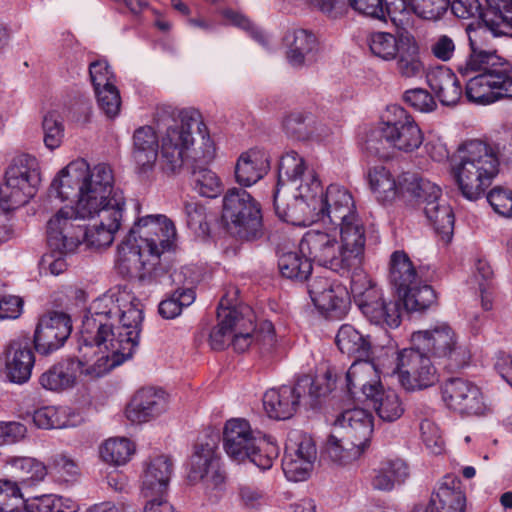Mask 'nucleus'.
I'll return each mask as SVG.
<instances>
[{
    "mask_svg": "<svg viewBox=\"0 0 512 512\" xmlns=\"http://www.w3.org/2000/svg\"><path fill=\"white\" fill-rule=\"evenodd\" d=\"M143 320L140 300L126 289L95 299L83 317L78 351L91 363L86 373L100 377L133 356Z\"/></svg>",
    "mask_w": 512,
    "mask_h": 512,
    "instance_id": "1",
    "label": "nucleus"
},
{
    "mask_svg": "<svg viewBox=\"0 0 512 512\" xmlns=\"http://www.w3.org/2000/svg\"><path fill=\"white\" fill-rule=\"evenodd\" d=\"M49 193L61 201L77 199L78 213L83 218L104 209H125L123 191L115 185L111 165L93 166L84 159L71 161L53 179Z\"/></svg>",
    "mask_w": 512,
    "mask_h": 512,
    "instance_id": "2",
    "label": "nucleus"
},
{
    "mask_svg": "<svg viewBox=\"0 0 512 512\" xmlns=\"http://www.w3.org/2000/svg\"><path fill=\"white\" fill-rule=\"evenodd\" d=\"M305 169V161L297 152H287L280 160L278 185L300 179L296 197L313 221L337 225L356 214L353 197L346 188L332 184L324 190L315 172Z\"/></svg>",
    "mask_w": 512,
    "mask_h": 512,
    "instance_id": "3",
    "label": "nucleus"
},
{
    "mask_svg": "<svg viewBox=\"0 0 512 512\" xmlns=\"http://www.w3.org/2000/svg\"><path fill=\"white\" fill-rule=\"evenodd\" d=\"M176 238V227L167 216L153 214L138 218L118 247L119 272L140 279L155 275L161 255L174 247Z\"/></svg>",
    "mask_w": 512,
    "mask_h": 512,
    "instance_id": "4",
    "label": "nucleus"
},
{
    "mask_svg": "<svg viewBox=\"0 0 512 512\" xmlns=\"http://www.w3.org/2000/svg\"><path fill=\"white\" fill-rule=\"evenodd\" d=\"M41 181L39 162L34 156L21 154L13 158L0 187V244L14 235L12 211L36 195Z\"/></svg>",
    "mask_w": 512,
    "mask_h": 512,
    "instance_id": "5",
    "label": "nucleus"
},
{
    "mask_svg": "<svg viewBox=\"0 0 512 512\" xmlns=\"http://www.w3.org/2000/svg\"><path fill=\"white\" fill-rule=\"evenodd\" d=\"M453 171L462 195L474 201L485 194L499 171L496 151L481 140H469L458 149Z\"/></svg>",
    "mask_w": 512,
    "mask_h": 512,
    "instance_id": "6",
    "label": "nucleus"
},
{
    "mask_svg": "<svg viewBox=\"0 0 512 512\" xmlns=\"http://www.w3.org/2000/svg\"><path fill=\"white\" fill-rule=\"evenodd\" d=\"M487 10L483 14V24L467 28L470 53L458 65L479 67L495 63H509L497 55L491 48V40L495 36H512V0H486Z\"/></svg>",
    "mask_w": 512,
    "mask_h": 512,
    "instance_id": "7",
    "label": "nucleus"
},
{
    "mask_svg": "<svg viewBox=\"0 0 512 512\" xmlns=\"http://www.w3.org/2000/svg\"><path fill=\"white\" fill-rule=\"evenodd\" d=\"M223 447L234 461L249 460L261 470L270 469L279 455V447L270 437L254 432L249 422L241 418L226 422Z\"/></svg>",
    "mask_w": 512,
    "mask_h": 512,
    "instance_id": "8",
    "label": "nucleus"
},
{
    "mask_svg": "<svg viewBox=\"0 0 512 512\" xmlns=\"http://www.w3.org/2000/svg\"><path fill=\"white\" fill-rule=\"evenodd\" d=\"M484 64L479 67L457 65L458 73L470 77L466 97L478 104H490L501 98H512V66L510 63Z\"/></svg>",
    "mask_w": 512,
    "mask_h": 512,
    "instance_id": "9",
    "label": "nucleus"
},
{
    "mask_svg": "<svg viewBox=\"0 0 512 512\" xmlns=\"http://www.w3.org/2000/svg\"><path fill=\"white\" fill-rule=\"evenodd\" d=\"M332 388L323 386L310 375L299 377L294 386L283 385L272 388L263 396V406L267 415L276 420L291 418L302 403L314 407L318 398L326 395Z\"/></svg>",
    "mask_w": 512,
    "mask_h": 512,
    "instance_id": "10",
    "label": "nucleus"
},
{
    "mask_svg": "<svg viewBox=\"0 0 512 512\" xmlns=\"http://www.w3.org/2000/svg\"><path fill=\"white\" fill-rule=\"evenodd\" d=\"M222 217L229 230L240 239L254 241L264 235L260 204L242 188L227 191Z\"/></svg>",
    "mask_w": 512,
    "mask_h": 512,
    "instance_id": "11",
    "label": "nucleus"
},
{
    "mask_svg": "<svg viewBox=\"0 0 512 512\" xmlns=\"http://www.w3.org/2000/svg\"><path fill=\"white\" fill-rule=\"evenodd\" d=\"M411 339L415 346L442 360L450 370L465 367L471 359L469 348L458 341L456 333L447 323L416 331Z\"/></svg>",
    "mask_w": 512,
    "mask_h": 512,
    "instance_id": "12",
    "label": "nucleus"
},
{
    "mask_svg": "<svg viewBox=\"0 0 512 512\" xmlns=\"http://www.w3.org/2000/svg\"><path fill=\"white\" fill-rule=\"evenodd\" d=\"M354 302L362 314L373 324H386L390 328L400 325L401 309L398 302H386L381 289L366 276H360L351 282Z\"/></svg>",
    "mask_w": 512,
    "mask_h": 512,
    "instance_id": "13",
    "label": "nucleus"
},
{
    "mask_svg": "<svg viewBox=\"0 0 512 512\" xmlns=\"http://www.w3.org/2000/svg\"><path fill=\"white\" fill-rule=\"evenodd\" d=\"M406 182L412 196L425 204V215L434 226L435 231L441 235L444 241L449 242L453 234L454 214L449 205L438 202L441 195L440 188L419 176H407Z\"/></svg>",
    "mask_w": 512,
    "mask_h": 512,
    "instance_id": "14",
    "label": "nucleus"
},
{
    "mask_svg": "<svg viewBox=\"0 0 512 512\" xmlns=\"http://www.w3.org/2000/svg\"><path fill=\"white\" fill-rule=\"evenodd\" d=\"M188 478L191 482L202 481L205 493L213 501H218L225 489V474L220 469L216 454V444L198 443L190 459Z\"/></svg>",
    "mask_w": 512,
    "mask_h": 512,
    "instance_id": "15",
    "label": "nucleus"
},
{
    "mask_svg": "<svg viewBox=\"0 0 512 512\" xmlns=\"http://www.w3.org/2000/svg\"><path fill=\"white\" fill-rule=\"evenodd\" d=\"M396 361L393 373L398 374L401 386L407 391L426 389L438 381L434 365L419 346L399 351Z\"/></svg>",
    "mask_w": 512,
    "mask_h": 512,
    "instance_id": "16",
    "label": "nucleus"
},
{
    "mask_svg": "<svg viewBox=\"0 0 512 512\" xmlns=\"http://www.w3.org/2000/svg\"><path fill=\"white\" fill-rule=\"evenodd\" d=\"M299 249L311 262L340 274L350 272L335 233L309 230L302 237Z\"/></svg>",
    "mask_w": 512,
    "mask_h": 512,
    "instance_id": "17",
    "label": "nucleus"
},
{
    "mask_svg": "<svg viewBox=\"0 0 512 512\" xmlns=\"http://www.w3.org/2000/svg\"><path fill=\"white\" fill-rule=\"evenodd\" d=\"M380 128V134L386 142L404 153H412L423 143V133L414 118L402 107L393 106Z\"/></svg>",
    "mask_w": 512,
    "mask_h": 512,
    "instance_id": "18",
    "label": "nucleus"
},
{
    "mask_svg": "<svg viewBox=\"0 0 512 512\" xmlns=\"http://www.w3.org/2000/svg\"><path fill=\"white\" fill-rule=\"evenodd\" d=\"M317 459V448L310 435L294 433L289 436L282 459V469L289 481H305Z\"/></svg>",
    "mask_w": 512,
    "mask_h": 512,
    "instance_id": "19",
    "label": "nucleus"
},
{
    "mask_svg": "<svg viewBox=\"0 0 512 512\" xmlns=\"http://www.w3.org/2000/svg\"><path fill=\"white\" fill-rule=\"evenodd\" d=\"M84 219L75 207L59 209L47 222V243L50 249L74 251L82 242L83 227L76 223Z\"/></svg>",
    "mask_w": 512,
    "mask_h": 512,
    "instance_id": "20",
    "label": "nucleus"
},
{
    "mask_svg": "<svg viewBox=\"0 0 512 512\" xmlns=\"http://www.w3.org/2000/svg\"><path fill=\"white\" fill-rule=\"evenodd\" d=\"M234 323V332L230 345L237 352H245L252 344L261 346L265 351H269L275 345L274 326L271 322L265 321L260 325L259 330L255 331L252 313L248 307L242 308L239 317Z\"/></svg>",
    "mask_w": 512,
    "mask_h": 512,
    "instance_id": "21",
    "label": "nucleus"
},
{
    "mask_svg": "<svg viewBox=\"0 0 512 512\" xmlns=\"http://www.w3.org/2000/svg\"><path fill=\"white\" fill-rule=\"evenodd\" d=\"M72 331L69 315L63 312H50L43 315L34 333L35 349L48 355L59 349L68 339Z\"/></svg>",
    "mask_w": 512,
    "mask_h": 512,
    "instance_id": "22",
    "label": "nucleus"
},
{
    "mask_svg": "<svg viewBox=\"0 0 512 512\" xmlns=\"http://www.w3.org/2000/svg\"><path fill=\"white\" fill-rule=\"evenodd\" d=\"M308 293L315 307L322 313L340 317L346 312L348 292L341 284L327 277H314L308 284Z\"/></svg>",
    "mask_w": 512,
    "mask_h": 512,
    "instance_id": "23",
    "label": "nucleus"
},
{
    "mask_svg": "<svg viewBox=\"0 0 512 512\" xmlns=\"http://www.w3.org/2000/svg\"><path fill=\"white\" fill-rule=\"evenodd\" d=\"M442 398L450 409L461 414H479L484 409L480 389L463 378L446 380L442 386Z\"/></svg>",
    "mask_w": 512,
    "mask_h": 512,
    "instance_id": "24",
    "label": "nucleus"
},
{
    "mask_svg": "<svg viewBox=\"0 0 512 512\" xmlns=\"http://www.w3.org/2000/svg\"><path fill=\"white\" fill-rule=\"evenodd\" d=\"M173 463L166 455L148 458L143 463L141 475V495L145 499H162L166 497Z\"/></svg>",
    "mask_w": 512,
    "mask_h": 512,
    "instance_id": "25",
    "label": "nucleus"
},
{
    "mask_svg": "<svg viewBox=\"0 0 512 512\" xmlns=\"http://www.w3.org/2000/svg\"><path fill=\"white\" fill-rule=\"evenodd\" d=\"M336 226L340 229L339 246L350 271L358 270L364 260L366 230L357 213Z\"/></svg>",
    "mask_w": 512,
    "mask_h": 512,
    "instance_id": "26",
    "label": "nucleus"
},
{
    "mask_svg": "<svg viewBox=\"0 0 512 512\" xmlns=\"http://www.w3.org/2000/svg\"><path fill=\"white\" fill-rule=\"evenodd\" d=\"M382 371L371 360L358 358L349 367L345 375L346 388L350 395L360 398V394L367 400L382 387L379 374Z\"/></svg>",
    "mask_w": 512,
    "mask_h": 512,
    "instance_id": "27",
    "label": "nucleus"
},
{
    "mask_svg": "<svg viewBox=\"0 0 512 512\" xmlns=\"http://www.w3.org/2000/svg\"><path fill=\"white\" fill-rule=\"evenodd\" d=\"M124 209H104L88 219L95 220L88 228L83 227L82 241L94 248L108 247L121 226Z\"/></svg>",
    "mask_w": 512,
    "mask_h": 512,
    "instance_id": "28",
    "label": "nucleus"
},
{
    "mask_svg": "<svg viewBox=\"0 0 512 512\" xmlns=\"http://www.w3.org/2000/svg\"><path fill=\"white\" fill-rule=\"evenodd\" d=\"M89 365L91 362L79 353L77 360L68 359L52 366L40 376L39 383L43 388L54 392L71 389L76 385L79 374L88 375L86 369Z\"/></svg>",
    "mask_w": 512,
    "mask_h": 512,
    "instance_id": "29",
    "label": "nucleus"
},
{
    "mask_svg": "<svg viewBox=\"0 0 512 512\" xmlns=\"http://www.w3.org/2000/svg\"><path fill=\"white\" fill-rule=\"evenodd\" d=\"M167 396L162 389H140L126 408V417L133 423H144L158 417L167 409Z\"/></svg>",
    "mask_w": 512,
    "mask_h": 512,
    "instance_id": "30",
    "label": "nucleus"
},
{
    "mask_svg": "<svg viewBox=\"0 0 512 512\" xmlns=\"http://www.w3.org/2000/svg\"><path fill=\"white\" fill-rule=\"evenodd\" d=\"M193 143L194 138L188 132L168 127L162 135L160 146L164 169L173 173L179 171L189 157Z\"/></svg>",
    "mask_w": 512,
    "mask_h": 512,
    "instance_id": "31",
    "label": "nucleus"
},
{
    "mask_svg": "<svg viewBox=\"0 0 512 512\" xmlns=\"http://www.w3.org/2000/svg\"><path fill=\"white\" fill-rule=\"evenodd\" d=\"M407 176L417 175L404 173L396 180L391 171L383 165L370 167L367 172L369 187L377 200L382 202H390L399 194L408 193L412 196L406 182Z\"/></svg>",
    "mask_w": 512,
    "mask_h": 512,
    "instance_id": "32",
    "label": "nucleus"
},
{
    "mask_svg": "<svg viewBox=\"0 0 512 512\" xmlns=\"http://www.w3.org/2000/svg\"><path fill=\"white\" fill-rule=\"evenodd\" d=\"M237 289L233 288L222 296L218 307V324L211 330L209 344L213 350H223L230 345L234 332V323L239 317L240 309L231 307L236 300Z\"/></svg>",
    "mask_w": 512,
    "mask_h": 512,
    "instance_id": "33",
    "label": "nucleus"
},
{
    "mask_svg": "<svg viewBox=\"0 0 512 512\" xmlns=\"http://www.w3.org/2000/svg\"><path fill=\"white\" fill-rule=\"evenodd\" d=\"M35 357L26 340H12L6 350L5 368L8 379L17 384L27 382L32 373Z\"/></svg>",
    "mask_w": 512,
    "mask_h": 512,
    "instance_id": "34",
    "label": "nucleus"
},
{
    "mask_svg": "<svg viewBox=\"0 0 512 512\" xmlns=\"http://www.w3.org/2000/svg\"><path fill=\"white\" fill-rule=\"evenodd\" d=\"M284 44L291 66L300 68L314 62L318 42L311 31L302 28L289 30L284 37Z\"/></svg>",
    "mask_w": 512,
    "mask_h": 512,
    "instance_id": "35",
    "label": "nucleus"
},
{
    "mask_svg": "<svg viewBox=\"0 0 512 512\" xmlns=\"http://www.w3.org/2000/svg\"><path fill=\"white\" fill-rule=\"evenodd\" d=\"M334 427L368 448L373 433V416L363 408L347 409L337 416Z\"/></svg>",
    "mask_w": 512,
    "mask_h": 512,
    "instance_id": "36",
    "label": "nucleus"
},
{
    "mask_svg": "<svg viewBox=\"0 0 512 512\" xmlns=\"http://www.w3.org/2000/svg\"><path fill=\"white\" fill-rule=\"evenodd\" d=\"M269 169L268 153L260 148H251L243 152L236 162V181L242 186H251L262 179Z\"/></svg>",
    "mask_w": 512,
    "mask_h": 512,
    "instance_id": "37",
    "label": "nucleus"
},
{
    "mask_svg": "<svg viewBox=\"0 0 512 512\" xmlns=\"http://www.w3.org/2000/svg\"><path fill=\"white\" fill-rule=\"evenodd\" d=\"M465 495L459 486L454 485V479L446 477L432 494L426 506L418 505L412 512H464Z\"/></svg>",
    "mask_w": 512,
    "mask_h": 512,
    "instance_id": "38",
    "label": "nucleus"
},
{
    "mask_svg": "<svg viewBox=\"0 0 512 512\" xmlns=\"http://www.w3.org/2000/svg\"><path fill=\"white\" fill-rule=\"evenodd\" d=\"M395 60V73L401 79H416L425 74L420 47L411 35H402V45Z\"/></svg>",
    "mask_w": 512,
    "mask_h": 512,
    "instance_id": "39",
    "label": "nucleus"
},
{
    "mask_svg": "<svg viewBox=\"0 0 512 512\" xmlns=\"http://www.w3.org/2000/svg\"><path fill=\"white\" fill-rule=\"evenodd\" d=\"M366 449V446L334 427L326 440L324 453L332 462L345 466L358 460Z\"/></svg>",
    "mask_w": 512,
    "mask_h": 512,
    "instance_id": "40",
    "label": "nucleus"
},
{
    "mask_svg": "<svg viewBox=\"0 0 512 512\" xmlns=\"http://www.w3.org/2000/svg\"><path fill=\"white\" fill-rule=\"evenodd\" d=\"M428 85L444 106L456 105L462 97V86L456 74L449 68L440 67L427 76Z\"/></svg>",
    "mask_w": 512,
    "mask_h": 512,
    "instance_id": "41",
    "label": "nucleus"
},
{
    "mask_svg": "<svg viewBox=\"0 0 512 512\" xmlns=\"http://www.w3.org/2000/svg\"><path fill=\"white\" fill-rule=\"evenodd\" d=\"M409 474V467L403 460H384L373 469L371 486L375 490L389 492L402 485Z\"/></svg>",
    "mask_w": 512,
    "mask_h": 512,
    "instance_id": "42",
    "label": "nucleus"
},
{
    "mask_svg": "<svg viewBox=\"0 0 512 512\" xmlns=\"http://www.w3.org/2000/svg\"><path fill=\"white\" fill-rule=\"evenodd\" d=\"M5 464L19 480L22 489L37 485L47 475L45 464L33 457L12 456L5 460Z\"/></svg>",
    "mask_w": 512,
    "mask_h": 512,
    "instance_id": "43",
    "label": "nucleus"
},
{
    "mask_svg": "<svg viewBox=\"0 0 512 512\" xmlns=\"http://www.w3.org/2000/svg\"><path fill=\"white\" fill-rule=\"evenodd\" d=\"M181 123L172 126L174 129H183L191 136L196 131L202 139V152L201 155H195L194 159L203 163H209L215 155V148L212 140L206 134V127L202 121L201 114L196 109H184L179 114Z\"/></svg>",
    "mask_w": 512,
    "mask_h": 512,
    "instance_id": "44",
    "label": "nucleus"
},
{
    "mask_svg": "<svg viewBox=\"0 0 512 512\" xmlns=\"http://www.w3.org/2000/svg\"><path fill=\"white\" fill-rule=\"evenodd\" d=\"M389 279L397 294L421 281L416 267L409 256L403 251H395L392 253Z\"/></svg>",
    "mask_w": 512,
    "mask_h": 512,
    "instance_id": "45",
    "label": "nucleus"
},
{
    "mask_svg": "<svg viewBox=\"0 0 512 512\" xmlns=\"http://www.w3.org/2000/svg\"><path fill=\"white\" fill-rule=\"evenodd\" d=\"M367 400L371 402L378 417L385 422L398 420L405 411L399 395L392 389L381 387Z\"/></svg>",
    "mask_w": 512,
    "mask_h": 512,
    "instance_id": "46",
    "label": "nucleus"
},
{
    "mask_svg": "<svg viewBox=\"0 0 512 512\" xmlns=\"http://www.w3.org/2000/svg\"><path fill=\"white\" fill-rule=\"evenodd\" d=\"M349 6L359 14L385 20L398 16L405 6L401 0H348Z\"/></svg>",
    "mask_w": 512,
    "mask_h": 512,
    "instance_id": "47",
    "label": "nucleus"
},
{
    "mask_svg": "<svg viewBox=\"0 0 512 512\" xmlns=\"http://www.w3.org/2000/svg\"><path fill=\"white\" fill-rule=\"evenodd\" d=\"M405 6L404 11L391 18L394 23L403 24L408 20L410 13L426 20L439 19L447 9L446 0H401Z\"/></svg>",
    "mask_w": 512,
    "mask_h": 512,
    "instance_id": "48",
    "label": "nucleus"
},
{
    "mask_svg": "<svg viewBox=\"0 0 512 512\" xmlns=\"http://www.w3.org/2000/svg\"><path fill=\"white\" fill-rule=\"evenodd\" d=\"M134 159L142 167L151 165L157 157V136L150 126L140 127L134 132Z\"/></svg>",
    "mask_w": 512,
    "mask_h": 512,
    "instance_id": "49",
    "label": "nucleus"
},
{
    "mask_svg": "<svg viewBox=\"0 0 512 512\" xmlns=\"http://www.w3.org/2000/svg\"><path fill=\"white\" fill-rule=\"evenodd\" d=\"M336 344L342 353L357 358L368 356L370 342L353 326L344 324L336 335Z\"/></svg>",
    "mask_w": 512,
    "mask_h": 512,
    "instance_id": "50",
    "label": "nucleus"
},
{
    "mask_svg": "<svg viewBox=\"0 0 512 512\" xmlns=\"http://www.w3.org/2000/svg\"><path fill=\"white\" fill-rule=\"evenodd\" d=\"M398 296L407 311L422 312L437 302V295L433 288L430 285L421 284V281L402 291Z\"/></svg>",
    "mask_w": 512,
    "mask_h": 512,
    "instance_id": "51",
    "label": "nucleus"
},
{
    "mask_svg": "<svg viewBox=\"0 0 512 512\" xmlns=\"http://www.w3.org/2000/svg\"><path fill=\"white\" fill-rule=\"evenodd\" d=\"M278 268L283 277L304 281L312 272V262L300 251H290L279 256Z\"/></svg>",
    "mask_w": 512,
    "mask_h": 512,
    "instance_id": "52",
    "label": "nucleus"
},
{
    "mask_svg": "<svg viewBox=\"0 0 512 512\" xmlns=\"http://www.w3.org/2000/svg\"><path fill=\"white\" fill-rule=\"evenodd\" d=\"M367 43L371 53L384 61H391L397 56L402 45V35L397 38L389 32H374L369 35Z\"/></svg>",
    "mask_w": 512,
    "mask_h": 512,
    "instance_id": "53",
    "label": "nucleus"
},
{
    "mask_svg": "<svg viewBox=\"0 0 512 512\" xmlns=\"http://www.w3.org/2000/svg\"><path fill=\"white\" fill-rule=\"evenodd\" d=\"M135 452L134 444L127 438H110L100 447L103 461L113 465L127 463Z\"/></svg>",
    "mask_w": 512,
    "mask_h": 512,
    "instance_id": "54",
    "label": "nucleus"
},
{
    "mask_svg": "<svg viewBox=\"0 0 512 512\" xmlns=\"http://www.w3.org/2000/svg\"><path fill=\"white\" fill-rule=\"evenodd\" d=\"M34 424L41 429H62L72 426L69 409L66 407L46 406L34 411Z\"/></svg>",
    "mask_w": 512,
    "mask_h": 512,
    "instance_id": "55",
    "label": "nucleus"
},
{
    "mask_svg": "<svg viewBox=\"0 0 512 512\" xmlns=\"http://www.w3.org/2000/svg\"><path fill=\"white\" fill-rule=\"evenodd\" d=\"M42 130L44 144L49 150H55L61 146L65 128L62 117L56 111L44 115Z\"/></svg>",
    "mask_w": 512,
    "mask_h": 512,
    "instance_id": "56",
    "label": "nucleus"
},
{
    "mask_svg": "<svg viewBox=\"0 0 512 512\" xmlns=\"http://www.w3.org/2000/svg\"><path fill=\"white\" fill-rule=\"evenodd\" d=\"M193 188L203 197L215 198L222 191L219 177L207 168H199L193 171Z\"/></svg>",
    "mask_w": 512,
    "mask_h": 512,
    "instance_id": "57",
    "label": "nucleus"
},
{
    "mask_svg": "<svg viewBox=\"0 0 512 512\" xmlns=\"http://www.w3.org/2000/svg\"><path fill=\"white\" fill-rule=\"evenodd\" d=\"M18 482L0 479V512H17L23 505L24 493Z\"/></svg>",
    "mask_w": 512,
    "mask_h": 512,
    "instance_id": "58",
    "label": "nucleus"
},
{
    "mask_svg": "<svg viewBox=\"0 0 512 512\" xmlns=\"http://www.w3.org/2000/svg\"><path fill=\"white\" fill-rule=\"evenodd\" d=\"M99 108L108 118H115L121 108V97L115 85L97 88L94 91Z\"/></svg>",
    "mask_w": 512,
    "mask_h": 512,
    "instance_id": "59",
    "label": "nucleus"
},
{
    "mask_svg": "<svg viewBox=\"0 0 512 512\" xmlns=\"http://www.w3.org/2000/svg\"><path fill=\"white\" fill-rule=\"evenodd\" d=\"M421 438L426 448L432 454H440L444 450V440L439 427L430 420H423L420 424Z\"/></svg>",
    "mask_w": 512,
    "mask_h": 512,
    "instance_id": "60",
    "label": "nucleus"
},
{
    "mask_svg": "<svg viewBox=\"0 0 512 512\" xmlns=\"http://www.w3.org/2000/svg\"><path fill=\"white\" fill-rule=\"evenodd\" d=\"M73 251H62L58 249H50V252L42 256L39 266L40 271L45 274L58 276L67 269L65 255Z\"/></svg>",
    "mask_w": 512,
    "mask_h": 512,
    "instance_id": "61",
    "label": "nucleus"
},
{
    "mask_svg": "<svg viewBox=\"0 0 512 512\" xmlns=\"http://www.w3.org/2000/svg\"><path fill=\"white\" fill-rule=\"evenodd\" d=\"M23 505L27 512H62L60 499L53 494L24 497Z\"/></svg>",
    "mask_w": 512,
    "mask_h": 512,
    "instance_id": "62",
    "label": "nucleus"
},
{
    "mask_svg": "<svg viewBox=\"0 0 512 512\" xmlns=\"http://www.w3.org/2000/svg\"><path fill=\"white\" fill-rule=\"evenodd\" d=\"M403 100L420 112H431L436 108L433 96L425 89L414 88L403 94Z\"/></svg>",
    "mask_w": 512,
    "mask_h": 512,
    "instance_id": "63",
    "label": "nucleus"
},
{
    "mask_svg": "<svg viewBox=\"0 0 512 512\" xmlns=\"http://www.w3.org/2000/svg\"><path fill=\"white\" fill-rule=\"evenodd\" d=\"M487 200L496 213L512 217V191L496 187L488 193Z\"/></svg>",
    "mask_w": 512,
    "mask_h": 512,
    "instance_id": "64",
    "label": "nucleus"
}]
</instances>
